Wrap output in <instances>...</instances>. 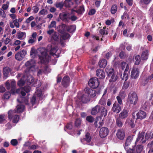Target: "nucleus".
Here are the masks:
<instances>
[{
	"instance_id": "obj_41",
	"label": "nucleus",
	"mask_w": 153,
	"mask_h": 153,
	"mask_svg": "<svg viewBox=\"0 0 153 153\" xmlns=\"http://www.w3.org/2000/svg\"><path fill=\"white\" fill-rule=\"evenodd\" d=\"M33 61L32 60L28 61L26 62L25 63V65L26 67H28L29 68L32 67L33 65H32Z\"/></svg>"
},
{
	"instance_id": "obj_59",
	"label": "nucleus",
	"mask_w": 153,
	"mask_h": 153,
	"mask_svg": "<svg viewBox=\"0 0 153 153\" xmlns=\"http://www.w3.org/2000/svg\"><path fill=\"white\" fill-rule=\"evenodd\" d=\"M6 118V117L4 115H0V123H1L3 121H4Z\"/></svg>"
},
{
	"instance_id": "obj_10",
	"label": "nucleus",
	"mask_w": 153,
	"mask_h": 153,
	"mask_svg": "<svg viewBox=\"0 0 153 153\" xmlns=\"http://www.w3.org/2000/svg\"><path fill=\"white\" fill-rule=\"evenodd\" d=\"M85 93L88 94L89 97L90 96L91 97H94L96 95V92L94 90L89 88H86L85 89Z\"/></svg>"
},
{
	"instance_id": "obj_61",
	"label": "nucleus",
	"mask_w": 153,
	"mask_h": 153,
	"mask_svg": "<svg viewBox=\"0 0 153 153\" xmlns=\"http://www.w3.org/2000/svg\"><path fill=\"white\" fill-rule=\"evenodd\" d=\"M11 86L12 88L11 91L12 90H14L15 88V86L16 85V82L15 80H13L11 82Z\"/></svg>"
},
{
	"instance_id": "obj_15",
	"label": "nucleus",
	"mask_w": 153,
	"mask_h": 153,
	"mask_svg": "<svg viewBox=\"0 0 153 153\" xmlns=\"http://www.w3.org/2000/svg\"><path fill=\"white\" fill-rule=\"evenodd\" d=\"M112 110L113 112L118 113L121 111V108L119 104L114 103L113 105Z\"/></svg>"
},
{
	"instance_id": "obj_17",
	"label": "nucleus",
	"mask_w": 153,
	"mask_h": 153,
	"mask_svg": "<svg viewBox=\"0 0 153 153\" xmlns=\"http://www.w3.org/2000/svg\"><path fill=\"white\" fill-rule=\"evenodd\" d=\"M96 75L100 78L104 79L105 76L104 71L101 69H99L96 71Z\"/></svg>"
},
{
	"instance_id": "obj_46",
	"label": "nucleus",
	"mask_w": 153,
	"mask_h": 153,
	"mask_svg": "<svg viewBox=\"0 0 153 153\" xmlns=\"http://www.w3.org/2000/svg\"><path fill=\"white\" fill-rule=\"evenodd\" d=\"M52 38L54 40L58 41L59 39L58 33L56 32L54 33L53 34Z\"/></svg>"
},
{
	"instance_id": "obj_37",
	"label": "nucleus",
	"mask_w": 153,
	"mask_h": 153,
	"mask_svg": "<svg viewBox=\"0 0 153 153\" xmlns=\"http://www.w3.org/2000/svg\"><path fill=\"white\" fill-rule=\"evenodd\" d=\"M17 108V112H20L23 111L24 109V106L22 105H18L16 107Z\"/></svg>"
},
{
	"instance_id": "obj_33",
	"label": "nucleus",
	"mask_w": 153,
	"mask_h": 153,
	"mask_svg": "<svg viewBox=\"0 0 153 153\" xmlns=\"http://www.w3.org/2000/svg\"><path fill=\"white\" fill-rule=\"evenodd\" d=\"M17 111L16 110H14L13 111L10 110L8 112L9 119L10 120L12 119L14 115V114Z\"/></svg>"
},
{
	"instance_id": "obj_7",
	"label": "nucleus",
	"mask_w": 153,
	"mask_h": 153,
	"mask_svg": "<svg viewBox=\"0 0 153 153\" xmlns=\"http://www.w3.org/2000/svg\"><path fill=\"white\" fill-rule=\"evenodd\" d=\"M30 90V87L29 86H25L23 88H20L16 90V92L17 93H21L22 96L26 95L25 92L26 93L29 92Z\"/></svg>"
},
{
	"instance_id": "obj_20",
	"label": "nucleus",
	"mask_w": 153,
	"mask_h": 153,
	"mask_svg": "<svg viewBox=\"0 0 153 153\" xmlns=\"http://www.w3.org/2000/svg\"><path fill=\"white\" fill-rule=\"evenodd\" d=\"M117 137L120 140H123L125 137V132L122 129H119L116 134Z\"/></svg>"
},
{
	"instance_id": "obj_32",
	"label": "nucleus",
	"mask_w": 153,
	"mask_h": 153,
	"mask_svg": "<svg viewBox=\"0 0 153 153\" xmlns=\"http://www.w3.org/2000/svg\"><path fill=\"white\" fill-rule=\"evenodd\" d=\"M148 51L147 50L144 51L142 53L141 55V58L143 60H146L148 59Z\"/></svg>"
},
{
	"instance_id": "obj_57",
	"label": "nucleus",
	"mask_w": 153,
	"mask_h": 153,
	"mask_svg": "<svg viewBox=\"0 0 153 153\" xmlns=\"http://www.w3.org/2000/svg\"><path fill=\"white\" fill-rule=\"evenodd\" d=\"M11 144L13 146H15L18 144V141L16 139H12L10 142Z\"/></svg>"
},
{
	"instance_id": "obj_22",
	"label": "nucleus",
	"mask_w": 153,
	"mask_h": 153,
	"mask_svg": "<svg viewBox=\"0 0 153 153\" xmlns=\"http://www.w3.org/2000/svg\"><path fill=\"white\" fill-rule=\"evenodd\" d=\"M28 97H20L19 98L17 99V100L19 102L24 103L26 105H28Z\"/></svg>"
},
{
	"instance_id": "obj_56",
	"label": "nucleus",
	"mask_w": 153,
	"mask_h": 153,
	"mask_svg": "<svg viewBox=\"0 0 153 153\" xmlns=\"http://www.w3.org/2000/svg\"><path fill=\"white\" fill-rule=\"evenodd\" d=\"M153 78V73L151 75L149 76L148 77H147L145 80V81L146 82L145 84H147V83L148 82L149 80H151Z\"/></svg>"
},
{
	"instance_id": "obj_24",
	"label": "nucleus",
	"mask_w": 153,
	"mask_h": 153,
	"mask_svg": "<svg viewBox=\"0 0 153 153\" xmlns=\"http://www.w3.org/2000/svg\"><path fill=\"white\" fill-rule=\"evenodd\" d=\"M127 116V111L125 109H124L123 111L119 114V117L121 119H124Z\"/></svg>"
},
{
	"instance_id": "obj_6",
	"label": "nucleus",
	"mask_w": 153,
	"mask_h": 153,
	"mask_svg": "<svg viewBox=\"0 0 153 153\" xmlns=\"http://www.w3.org/2000/svg\"><path fill=\"white\" fill-rule=\"evenodd\" d=\"M99 81L97 78L91 79L88 82L89 86L93 88H97L99 86Z\"/></svg>"
},
{
	"instance_id": "obj_49",
	"label": "nucleus",
	"mask_w": 153,
	"mask_h": 153,
	"mask_svg": "<svg viewBox=\"0 0 153 153\" xmlns=\"http://www.w3.org/2000/svg\"><path fill=\"white\" fill-rule=\"evenodd\" d=\"M64 5V3L62 2L56 3L55 4V6L56 7L59 8L60 9L62 8Z\"/></svg>"
},
{
	"instance_id": "obj_8",
	"label": "nucleus",
	"mask_w": 153,
	"mask_h": 153,
	"mask_svg": "<svg viewBox=\"0 0 153 153\" xmlns=\"http://www.w3.org/2000/svg\"><path fill=\"white\" fill-rule=\"evenodd\" d=\"M27 54L26 51L23 50L18 52L15 55V58L18 61L22 60Z\"/></svg>"
},
{
	"instance_id": "obj_52",
	"label": "nucleus",
	"mask_w": 153,
	"mask_h": 153,
	"mask_svg": "<svg viewBox=\"0 0 153 153\" xmlns=\"http://www.w3.org/2000/svg\"><path fill=\"white\" fill-rule=\"evenodd\" d=\"M81 120L80 119H77L76 120L75 122V126L78 127L81 124Z\"/></svg>"
},
{
	"instance_id": "obj_3",
	"label": "nucleus",
	"mask_w": 153,
	"mask_h": 153,
	"mask_svg": "<svg viewBox=\"0 0 153 153\" xmlns=\"http://www.w3.org/2000/svg\"><path fill=\"white\" fill-rule=\"evenodd\" d=\"M149 138V134L145 133L144 132L140 133L136 141V143H144Z\"/></svg>"
},
{
	"instance_id": "obj_36",
	"label": "nucleus",
	"mask_w": 153,
	"mask_h": 153,
	"mask_svg": "<svg viewBox=\"0 0 153 153\" xmlns=\"http://www.w3.org/2000/svg\"><path fill=\"white\" fill-rule=\"evenodd\" d=\"M110 78L109 81L110 82H115L117 79L118 77L115 74L112 75L109 77Z\"/></svg>"
},
{
	"instance_id": "obj_43",
	"label": "nucleus",
	"mask_w": 153,
	"mask_h": 153,
	"mask_svg": "<svg viewBox=\"0 0 153 153\" xmlns=\"http://www.w3.org/2000/svg\"><path fill=\"white\" fill-rule=\"evenodd\" d=\"M72 2L71 0H65L64 2V5L66 7H69L71 6V3Z\"/></svg>"
},
{
	"instance_id": "obj_2",
	"label": "nucleus",
	"mask_w": 153,
	"mask_h": 153,
	"mask_svg": "<svg viewBox=\"0 0 153 153\" xmlns=\"http://www.w3.org/2000/svg\"><path fill=\"white\" fill-rule=\"evenodd\" d=\"M98 113H100V117H98L96 118L95 125H96L99 119H101V117H105L107 113V111L106 108L103 106L100 105H97L93 108L91 110V114L92 115H95Z\"/></svg>"
},
{
	"instance_id": "obj_13",
	"label": "nucleus",
	"mask_w": 153,
	"mask_h": 153,
	"mask_svg": "<svg viewBox=\"0 0 153 153\" xmlns=\"http://www.w3.org/2000/svg\"><path fill=\"white\" fill-rule=\"evenodd\" d=\"M70 78L68 76H64L62 81V85L64 87H67L70 84Z\"/></svg>"
},
{
	"instance_id": "obj_51",
	"label": "nucleus",
	"mask_w": 153,
	"mask_h": 153,
	"mask_svg": "<svg viewBox=\"0 0 153 153\" xmlns=\"http://www.w3.org/2000/svg\"><path fill=\"white\" fill-rule=\"evenodd\" d=\"M72 123H68L66 126L64 130L65 131H66V128L70 130L72 128Z\"/></svg>"
},
{
	"instance_id": "obj_40",
	"label": "nucleus",
	"mask_w": 153,
	"mask_h": 153,
	"mask_svg": "<svg viewBox=\"0 0 153 153\" xmlns=\"http://www.w3.org/2000/svg\"><path fill=\"white\" fill-rule=\"evenodd\" d=\"M37 95L38 97H39L40 99L42 97V92L41 89H38L35 92V94Z\"/></svg>"
},
{
	"instance_id": "obj_45",
	"label": "nucleus",
	"mask_w": 153,
	"mask_h": 153,
	"mask_svg": "<svg viewBox=\"0 0 153 153\" xmlns=\"http://www.w3.org/2000/svg\"><path fill=\"white\" fill-rule=\"evenodd\" d=\"M86 120L89 123H93L94 120V118L91 116H88L86 118Z\"/></svg>"
},
{
	"instance_id": "obj_62",
	"label": "nucleus",
	"mask_w": 153,
	"mask_h": 153,
	"mask_svg": "<svg viewBox=\"0 0 153 153\" xmlns=\"http://www.w3.org/2000/svg\"><path fill=\"white\" fill-rule=\"evenodd\" d=\"M126 18H127L128 19H129V16L127 13L124 12L123 15L121 16V18L122 19H123Z\"/></svg>"
},
{
	"instance_id": "obj_55",
	"label": "nucleus",
	"mask_w": 153,
	"mask_h": 153,
	"mask_svg": "<svg viewBox=\"0 0 153 153\" xmlns=\"http://www.w3.org/2000/svg\"><path fill=\"white\" fill-rule=\"evenodd\" d=\"M133 148H129V149H127V153H136L135 149L133 148V146H132Z\"/></svg>"
},
{
	"instance_id": "obj_27",
	"label": "nucleus",
	"mask_w": 153,
	"mask_h": 153,
	"mask_svg": "<svg viewBox=\"0 0 153 153\" xmlns=\"http://www.w3.org/2000/svg\"><path fill=\"white\" fill-rule=\"evenodd\" d=\"M17 36L18 39L20 40L23 39L26 37V33L24 32L17 33Z\"/></svg>"
},
{
	"instance_id": "obj_39",
	"label": "nucleus",
	"mask_w": 153,
	"mask_h": 153,
	"mask_svg": "<svg viewBox=\"0 0 153 153\" xmlns=\"http://www.w3.org/2000/svg\"><path fill=\"white\" fill-rule=\"evenodd\" d=\"M117 6L116 5H113L111 7V11L112 14H114L116 13L117 11Z\"/></svg>"
},
{
	"instance_id": "obj_16",
	"label": "nucleus",
	"mask_w": 153,
	"mask_h": 153,
	"mask_svg": "<svg viewBox=\"0 0 153 153\" xmlns=\"http://www.w3.org/2000/svg\"><path fill=\"white\" fill-rule=\"evenodd\" d=\"M137 119L142 120L145 118L146 117V113L142 111H140L137 114Z\"/></svg>"
},
{
	"instance_id": "obj_47",
	"label": "nucleus",
	"mask_w": 153,
	"mask_h": 153,
	"mask_svg": "<svg viewBox=\"0 0 153 153\" xmlns=\"http://www.w3.org/2000/svg\"><path fill=\"white\" fill-rule=\"evenodd\" d=\"M124 80L125 81V82H124L123 88L124 89H127L129 86L130 82L129 81H126L125 80Z\"/></svg>"
},
{
	"instance_id": "obj_64",
	"label": "nucleus",
	"mask_w": 153,
	"mask_h": 153,
	"mask_svg": "<svg viewBox=\"0 0 153 153\" xmlns=\"http://www.w3.org/2000/svg\"><path fill=\"white\" fill-rule=\"evenodd\" d=\"M148 147L150 149H153V140L148 144Z\"/></svg>"
},
{
	"instance_id": "obj_9",
	"label": "nucleus",
	"mask_w": 153,
	"mask_h": 153,
	"mask_svg": "<svg viewBox=\"0 0 153 153\" xmlns=\"http://www.w3.org/2000/svg\"><path fill=\"white\" fill-rule=\"evenodd\" d=\"M91 140V137L90 134L87 133L85 135V137L83 138H81L80 140L81 143L83 144H86L85 141L86 142L87 144H90Z\"/></svg>"
},
{
	"instance_id": "obj_42",
	"label": "nucleus",
	"mask_w": 153,
	"mask_h": 153,
	"mask_svg": "<svg viewBox=\"0 0 153 153\" xmlns=\"http://www.w3.org/2000/svg\"><path fill=\"white\" fill-rule=\"evenodd\" d=\"M25 77L22 78L18 82V85L19 86H23L25 82L24 78Z\"/></svg>"
},
{
	"instance_id": "obj_31",
	"label": "nucleus",
	"mask_w": 153,
	"mask_h": 153,
	"mask_svg": "<svg viewBox=\"0 0 153 153\" xmlns=\"http://www.w3.org/2000/svg\"><path fill=\"white\" fill-rule=\"evenodd\" d=\"M69 14L68 13H63L60 15V16L61 18L65 20L69 19Z\"/></svg>"
},
{
	"instance_id": "obj_23",
	"label": "nucleus",
	"mask_w": 153,
	"mask_h": 153,
	"mask_svg": "<svg viewBox=\"0 0 153 153\" xmlns=\"http://www.w3.org/2000/svg\"><path fill=\"white\" fill-rule=\"evenodd\" d=\"M11 69L8 67H5L3 68V74L4 76L6 77H7L9 74L11 72Z\"/></svg>"
},
{
	"instance_id": "obj_19",
	"label": "nucleus",
	"mask_w": 153,
	"mask_h": 153,
	"mask_svg": "<svg viewBox=\"0 0 153 153\" xmlns=\"http://www.w3.org/2000/svg\"><path fill=\"white\" fill-rule=\"evenodd\" d=\"M105 71L108 77H110V76L115 74L113 69L110 66H107L106 68Z\"/></svg>"
},
{
	"instance_id": "obj_29",
	"label": "nucleus",
	"mask_w": 153,
	"mask_h": 153,
	"mask_svg": "<svg viewBox=\"0 0 153 153\" xmlns=\"http://www.w3.org/2000/svg\"><path fill=\"white\" fill-rule=\"evenodd\" d=\"M76 27L74 25H72L70 26H66V29L70 33L74 32L76 29Z\"/></svg>"
},
{
	"instance_id": "obj_60",
	"label": "nucleus",
	"mask_w": 153,
	"mask_h": 153,
	"mask_svg": "<svg viewBox=\"0 0 153 153\" xmlns=\"http://www.w3.org/2000/svg\"><path fill=\"white\" fill-rule=\"evenodd\" d=\"M0 15L1 17L3 18H5L6 17V14L5 12L3 10H0Z\"/></svg>"
},
{
	"instance_id": "obj_25",
	"label": "nucleus",
	"mask_w": 153,
	"mask_h": 153,
	"mask_svg": "<svg viewBox=\"0 0 153 153\" xmlns=\"http://www.w3.org/2000/svg\"><path fill=\"white\" fill-rule=\"evenodd\" d=\"M24 146L28 147V149H29L34 150L37 149L38 148V145H33L32 146L30 145V143L29 142H26L24 144Z\"/></svg>"
},
{
	"instance_id": "obj_34",
	"label": "nucleus",
	"mask_w": 153,
	"mask_h": 153,
	"mask_svg": "<svg viewBox=\"0 0 153 153\" xmlns=\"http://www.w3.org/2000/svg\"><path fill=\"white\" fill-rule=\"evenodd\" d=\"M76 10V13L79 14H81L85 11L84 7L83 5L79 7V8L77 10Z\"/></svg>"
},
{
	"instance_id": "obj_26",
	"label": "nucleus",
	"mask_w": 153,
	"mask_h": 153,
	"mask_svg": "<svg viewBox=\"0 0 153 153\" xmlns=\"http://www.w3.org/2000/svg\"><path fill=\"white\" fill-rule=\"evenodd\" d=\"M107 64V61L104 59H102L100 60L99 62V65L100 68L105 67L106 66Z\"/></svg>"
},
{
	"instance_id": "obj_50",
	"label": "nucleus",
	"mask_w": 153,
	"mask_h": 153,
	"mask_svg": "<svg viewBox=\"0 0 153 153\" xmlns=\"http://www.w3.org/2000/svg\"><path fill=\"white\" fill-rule=\"evenodd\" d=\"M56 22L55 21H52L51 23L48 26L49 28H51L52 27H56Z\"/></svg>"
},
{
	"instance_id": "obj_12",
	"label": "nucleus",
	"mask_w": 153,
	"mask_h": 153,
	"mask_svg": "<svg viewBox=\"0 0 153 153\" xmlns=\"http://www.w3.org/2000/svg\"><path fill=\"white\" fill-rule=\"evenodd\" d=\"M139 74V71L138 68H133L132 70L131 77L134 79H136L138 76Z\"/></svg>"
},
{
	"instance_id": "obj_5",
	"label": "nucleus",
	"mask_w": 153,
	"mask_h": 153,
	"mask_svg": "<svg viewBox=\"0 0 153 153\" xmlns=\"http://www.w3.org/2000/svg\"><path fill=\"white\" fill-rule=\"evenodd\" d=\"M121 68L123 70L126 67L124 71L122 79L126 81L128 79V76L127 74V72L129 69V66L125 62H122L121 63Z\"/></svg>"
},
{
	"instance_id": "obj_1",
	"label": "nucleus",
	"mask_w": 153,
	"mask_h": 153,
	"mask_svg": "<svg viewBox=\"0 0 153 153\" xmlns=\"http://www.w3.org/2000/svg\"><path fill=\"white\" fill-rule=\"evenodd\" d=\"M39 51L41 54L39 56V59L41 62L42 63L46 64L48 62L49 60V56L48 53L49 52L50 55H52L58 58L59 57V51H58L57 47L51 48V45L48 46L47 49L42 48L39 49Z\"/></svg>"
},
{
	"instance_id": "obj_18",
	"label": "nucleus",
	"mask_w": 153,
	"mask_h": 153,
	"mask_svg": "<svg viewBox=\"0 0 153 153\" xmlns=\"http://www.w3.org/2000/svg\"><path fill=\"white\" fill-rule=\"evenodd\" d=\"M132 140L133 138L131 136H129L127 137L125 143V146H124V148L126 150L128 149V146H130L131 144Z\"/></svg>"
},
{
	"instance_id": "obj_48",
	"label": "nucleus",
	"mask_w": 153,
	"mask_h": 153,
	"mask_svg": "<svg viewBox=\"0 0 153 153\" xmlns=\"http://www.w3.org/2000/svg\"><path fill=\"white\" fill-rule=\"evenodd\" d=\"M10 96V93L9 92H7L4 93L3 96V98L4 99H8Z\"/></svg>"
},
{
	"instance_id": "obj_63",
	"label": "nucleus",
	"mask_w": 153,
	"mask_h": 153,
	"mask_svg": "<svg viewBox=\"0 0 153 153\" xmlns=\"http://www.w3.org/2000/svg\"><path fill=\"white\" fill-rule=\"evenodd\" d=\"M96 12V10L95 9H93L90 10L88 13L89 15H92L94 14Z\"/></svg>"
},
{
	"instance_id": "obj_38",
	"label": "nucleus",
	"mask_w": 153,
	"mask_h": 153,
	"mask_svg": "<svg viewBox=\"0 0 153 153\" xmlns=\"http://www.w3.org/2000/svg\"><path fill=\"white\" fill-rule=\"evenodd\" d=\"M143 149V146L142 145H138L136 148V153H140Z\"/></svg>"
},
{
	"instance_id": "obj_54",
	"label": "nucleus",
	"mask_w": 153,
	"mask_h": 153,
	"mask_svg": "<svg viewBox=\"0 0 153 153\" xmlns=\"http://www.w3.org/2000/svg\"><path fill=\"white\" fill-rule=\"evenodd\" d=\"M19 118L18 115H15L13 117V122L14 123H17L19 120Z\"/></svg>"
},
{
	"instance_id": "obj_11",
	"label": "nucleus",
	"mask_w": 153,
	"mask_h": 153,
	"mask_svg": "<svg viewBox=\"0 0 153 153\" xmlns=\"http://www.w3.org/2000/svg\"><path fill=\"white\" fill-rule=\"evenodd\" d=\"M108 133V130L106 127H103L100 130L99 134L100 137L102 138L106 137Z\"/></svg>"
},
{
	"instance_id": "obj_30",
	"label": "nucleus",
	"mask_w": 153,
	"mask_h": 153,
	"mask_svg": "<svg viewBox=\"0 0 153 153\" xmlns=\"http://www.w3.org/2000/svg\"><path fill=\"white\" fill-rule=\"evenodd\" d=\"M116 124L119 127H122L123 125V122L120 118L117 117L116 119Z\"/></svg>"
},
{
	"instance_id": "obj_21",
	"label": "nucleus",
	"mask_w": 153,
	"mask_h": 153,
	"mask_svg": "<svg viewBox=\"0 0 153 153\" xmlns=\"http://www.w3.org/2000/svg\"><path fill=\"white\" fill-rule=\"evenodd\" d=\"M79 99L82 102L84 103H86L89 102L90 101V98L86 94H84L81 96L80 97Z\"/></svg>"
},
{
	"instance_id": "obj_53",
	"label": "nucleus",
	"mask_w": 153,
	"mask_h": 153,
	"mask_svg": "<svg viewBox=\"0 0 153 153\" xmlns=\"http://www.w3.org/2000/svg\"><path fill=\"white\" fill-rule=\"evenodd\" d=\"M105 27H103V28L101 29L100 30V33L101 35H104L105 34L107 35L108 34L107 31L105 30Z\"/></svg>"
},
{
	"instance_id": "obj_44",
	"label": "nucleus",
	"mask_w": 153,
	"mask_h": 153,
	"mask_svg": "<svg viewBox=\"0 0 153 153\" xmlns=\"http://www.w3.org/2000/svg\"><path fill=\"white\" fill-rule=\"evenodd\" d=\"M70 37V35L68 33H64L61 36V38L62 39L64 40H66L68 38Z\"/></svg>"
},
{
	"instance_id": "obj_28",
	"label": "nucleus",
	"mask_w": 153,
	"mask_h": 153,
	"mask_svg": "<svg viewBox=\"0 0 153 153\" xmlns=\"http://www.w3.org/2000/svg\"><path fill=\"white\" fill-rule=\"evenodd\" d=\"M133 59L135 62V64L136 65H139L140 62V57L139 55L134 56Z\"/></svg>"
},
{
	"instance_id": "obj_58",
	"label": "nucleus",
	"mask_w": 153,
	"mask_h": 153,
	"mask_svg": "<svg viewBox=\"0 0 153 153\" xmlns=\"http://www.w3.org/2000/svg\"><path fill=\"white\" fill-rule=\"evenodd\" d=\"M99 103L102 105H104L106 104L105 100L102 97L99 101Z\"/></svg>"
},
{
	"instance_id": "obj_14",
	"label": "nucleus",
	"mask_w": 153,
	"mask_h": 153,
	"mask_svg": "<svg viewBox=\"0 0 153 153\" xmlns=\"http://www.w3.org/2000/svg\"><path fill=\"white\" fill-rule=\"evenodd\" d=\"M34 78L31 75H29L25 79L27 85H29L33 83V85H34L36 83L34 82Z\"/></svg>"
},
{
	"instance_id": "obj_4",
	"label": "nucleus",
	"mask_w": 153,
	"mask_h": 153,
	"mask_svg": "<svg viewBox=\"0 0 153 153\" xmlns=\"http://www.w3.org/2000/svg\"><path fill=\"white\" fill-rule=\"evenodd\" d=\"M129 101L131 104L135 105L138 101V97L134 92H131L129 93L128 96Z\"/></svg>"
},
{
	"instance_id": "obj_35",
	"label": "nucleus",
	"mask_w": 153,
	"mask_h": 153,
	"mask_svg": "<svg viewBox=\"0 0 153 153\" xmlns=\"http://www.w3.org/2000/svg\"><path fill=\"white\" fill-rule=\"evenodd\" d=\"M125 123H128L132 128L134 127V121L130 119H127Z\"/></svg>"
}]
</instances>
